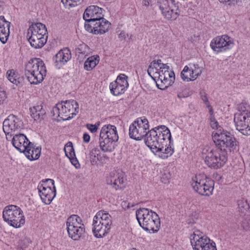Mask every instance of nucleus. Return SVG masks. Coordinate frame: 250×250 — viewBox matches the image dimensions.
<instances>
[{"instance_id":"obj_1","label":"nucleus","mask_w":250,"mask_h":250,"mask_svg":"<svg viewBox=\"0 0 250 250\" xmlns=\"http://www.w3.org/2000/svg\"><path fill=\"white\" fill-rule=\"evenodd\" d=\"M146 144L156 156L162 159L170 157L174 152L170 131L165 125H159L151 129Z\"/></svg>"},{"instance_id":"obj_2","label":"nucleus","mask_w":250,"mask_h":250,"mask_svg":"<svg viewBox=\"0 0 250 250\" xmlns=\"http://www.w3.org/2000/svg\"><path fill=\"white\" fill-rule=\"evenodd\" d=\"M148 75L155 81L158 88L163 90L167 88L174 80V74L169 71V67L161 60L152 61L148 69Z\"/></svg>"},{"instance_id":"obj_3","label":"nucleus","mask_w":250,"mask_h":250,"mask_svg":"<svg viewBox=\"0 0 250 250\" xmlns=\"http://www.w3.org/2000/svg\"><path fill=\"white\" fill-rule=\"evenodd\" d=\"M140 226L150 233L157 232L160 228V219L154 211L147 208H140L136 211Z\"/></svg>"},{"instance_id":"obj_4","label":"nucleus","mask_w":250,"mask_h":250,"mask_svg":"<svg viewBox=\"0 0 250 250\" xmlns=\"http://www.w3.org/2000/svg\"><path fill=\"white\" fill-rule=\"evenodd\" d=\"M212 136L214 143L220 150L233 152L237 150L238 142L230 132L220 129L213 131Z\"/></svg>"},{"instance_id":"obj_5","label":"nucleus","mask_w":250,"mask_h":250,"mask_svg":"<svg viewBox=\"0 0 250 250\" xmlns=\"http://www.w3.org/2000/svg\"><path fill=\"white\" fill-rule=\"evenodd\" d=\"M25 75L32 84L42 83L46 75V68L44 62L39 58L30 60L25 66Z\"/></svg>"},{"instance_id":"obj_6","label":"nucleus","mask_w":250,"mask_h":250,"mask_svg":"<svg viewBox=\"0 0 250 250\" xmlns=\"http://www.w3.org/2000/svg\"><path fill=\"white\" fill-rule=\"evenodd\" d=\"M201 156L209 167L218 169L222 167L227 161V156L215 147L205 146L202 149Z\"/></svg>"},{"instance_id":"obj_7","label":"nucleus","mask_w":250,"mask_h":250,"mask_svg":"<svg viewBox=\"0 0 250 250\" xmlns=\"http://www.w3.org/2000/svg\"><path fill=\"white\" fill-rule=\"evenodd\" d=\"M111 215L104 210H100L93 218L92 230L96 238H102L107 234L111 227Z\"/></svg>"},{"instance_id":"obj_8","label":"nucleus","mask_w":250,"mask_h":250,"mask_svg":"<svg viewBox=\"0 0 250 250\" xmlns=\"http://www.w3.org/2000/svg\"><path fill=\"white\" fill-rule=\"evenodd\" d=\"M118 139L117 128L115 125H104L101 129L99 136L100 148L104 152L112 151L115 148V143Z\"/></svg>"},{"instance_id":"obj_9","label":"nucleus","mask_w":250,"mask_h":250,"mask_svg":"<svg viewBox=\"0 0 250 250\" xmlns=\"http://www.w3.org/2000/svg\"><path fill=\"white\" fill-rule=\"evenodd\" d=\"M234 122L236 129L244 135H250V105L241 103L235 113Z\"/></svg>"},{"instance_id":"obj_10","label":"nucleus","mask_w":250,"mask_h":250,"mask_svg":"<svg viewBox=\"0 0 250 250\" xmlns=\"http://www.w3.org/2000/svg\"><path fill=\"white\" fill-rule=\"evenodd\" d=\"M46 28L41 22L31 24L27 32L28 41L31 45L35 48L42 47L46 42L47 36Z\"/></svg>"},{"instance_id":"obj_11","label":"nucleus","mask_w":250,"mask_h":250,"mask_svg":"<svg viewBox=\"0 0 250 250\" xmlns=\"http://www.w3.org/2000/svg\"><path fill=\"white\" fill-rule=\"evenodd\" d=\"M79 104L73 100L62 101L53 108L52 113L54 118L60 117L63 120L72 118L79 112Z\"/></svg>"},{"instance_id":"obj_12","label":"nucleus","mask_w":250,"mask_h":250,"mask_svg":"<svg viewBox=\"0 0 250 250\" xmlns=\"http://www.w3.org/2000/svg\"><path fill=\"white\" fill-rule=\"evenodd\" d=\"M2 215L4 221L14 228H21L25 223L23 212L18 206L13 205L6 206Z\"/></svg>"},{"instance_id":"obj_13","label":"nucleus","mask_w":250,"mask_h":250,"mask_svg":"<svg viewBox=\"0 0 250 250\" xmlns=\"http://www.w3.org/2000/svg\"><path fill=\"white\" fill-rule=\"evenodd\" d=\"M189 238L194 250H217L215 243L199 230H194Z\"/></svg>"},{"instance_id":"obj_14","label":"nucleus","mask_w":250,"mask_h":250,"mask_svg":"<svg viewBox=\"0 0 250 250\" xmlns=\"http://www.w3.org/2000/svg\"><path fill=\"white\" fill-rule=\"evenodd\" d=\"M191 185L196 192L204 196L211 195L214 189L213 181L203 174H198L193 177Z\"/></svg>"},{"instance_id":"obj_15","label":"nucleus","mask_w":250,"mask_h":250,"mask_svg":"<svg viewBox=\"0 0 250 250\" xmlns=\"http://www.w3.org/2000/svg\"><path fill=\"white\" fill-rule=\"evenodd\" d=\"M149 125L146 118L142 117L137 118L129 126V136L135 140H141L145 136L147 138Z\"/></svg>"},{"instance_id":"obj_16","label":"nucleus","mask_w":250,"mask_h":250,"mask_svg":"<svg viewBox=\"0 0 250 250\" xmlns=\"http://www.w3.org/2000/svg\"><path fill=\"white\" fill-rule=\"evenodd\" d=\"M37 189L42 201L46 205H49L56 195L55 182L51 179L42 180Z\"/></svg>"},{"instance_id":"obj_17","label":"nucleus","mask_w":250,"mask_h":250,"mask_svg":"<svg viewBox=\"0 0 250 250\" xmlns=\"http://www.w3.org/2000/svg\"><path fill=\"white\" fill-rule=\"evenodd\" d=\"M157 5L161 15L167 21H174L179 16V9L174 0H158Z\"/></svg>"},{"instance_id":"obj_18","label":"nucleus","mask_w":250,"mask_h":250,"mask_svg":"<svg viewBox=\"0 0 250 250\" xmlns=\"http://www.w3.org/2000/svg\"><path fill=\"white\" fill-rule=\"evenodd\" d=\"M67 231L69 237L74 240H79L85 231L82 218L77 215H72L66 221Z\"/></svg>"},{"instance_id":"obj_19","label":"nucleus","mask_w":250,"mask_h":250,"mask_svg":"<svg viewBox=\"0 0 250 250\" xmlns=\"http://www.w3.org/2000/svg\"><path fill=\"white\" fill-rule=\"evenodd\" d=\"M234 44V39L225 34L212 39L210 42V47L216 54H218L231 50Z\"/></svg>"},{"instance_id":"obj_20","label":"nucleus","mask_w":250,"mask_h":250,"mask_svg":"<svg viewBox=\"0 0 250 250\" xmlns=\"http://www.w3.org/2000/svg\"><path fill=\"white\" fill-rule=\"evenodd\" d=\"M128 86V77L125 74L121 73L115 81L110 83L109 88L111 94L119 96L124 94Z\"/></svg>"},{"instance_id":"obj_21","label":"nucleus","mask_w":250,"mask_h":250,"mask_svg":"<svg viewBox=\"0 0 250 250\" xmlns=\"http://www.w3.org/2000/svg\"><path fill=\"white\" fill-rule=\"evenodd\" d=\"M202 71V67L198 64L190 63L184 67L181 72V78L186 82L194 81L201 76Z\"/></svg>"},{"instance_id":"obj_22","label":"nucleus","mask_w":250,"mask_h":250,"mask_svg":"<svg viewBox=\"0 0 250 250\" xmlns=\"http://www.w3.org/2000/svg\"><path fill=\"white\" fill-rule=\"evenodd\" d=\"M125 173L122 171H113L107 177L106 182L107 185L118 190L123 188L125 182Z\"/></svg>"},{"instance_id":"obj_23","label":"nucleus","mask_w":250,"mask_h":250,"mask_svg":"<svg viewBox=\"0 0 250 250\" xmlns=\"http://www.w3.org/2000/svg\"><path fill=\"white\" fill-rule=\"evenodd\" d=\"M21 121L15 116L9 115L3 123V130L4 132L7 139V135L12 136V133L19 130L21 127Z\"/></svg>"},{"instance_id":"obj_24","label":"nucleus","mask_w":250,"mask_h":250,"mask_svg":"<svg viewBox=\"0 0 250 250\" xmlns=\"http://www.w3.org/2000/svg\"><path fill=\"white\" fill-rule=\"evenodd\" d=\"M103 17V10L101 8L96 5H90L85 10L83 18L85 21H94Z\"/></svg>"},{"instance_id":"obj_25","label":"nucleus","mask_w":250,"mask_h":250,"mask_svg":"<svg viewBox=\"0 0 250 250\" xmlns=\"http://www.w3.org/2000/svg\"><path fill=\"white\" fill-rule=\"evenodd\" d=\"M71 59V54L67 48L60 50L53 58L55 66L60 69Z\"/></svg>"},{"instance_id":"obj_26","label":"nucleus","mask_w":250,"mask_h":250,"mask_svg":"<svg viewBox=\"0 0 250 250\" xmlns=\"http://www.w3.org/2000/svg\"><path fill=\"white\" fill-rule=\"evenodd\" d=\"M12 143L13 146L21 152L25 151L26 148L31 144L26 137L22 134L15 135L12 138Z\"/></svg>"},{"instance_id":"obj_27","label":"nucleus","mask_w":250,"mask_h":250,"mask_svg":"<svg viewBox=\"0 0 250 250\" xmlns=\"http://www.w3.org/2000/svg\"><path fill=\"white\" fill-rule=\"evenodd\" d=\"M10 24L4 16H0V41L3 43H6L9 38Z\"/></svg>"},{"instance_id":"obj_28","label":"nucleus","mask_w":250,"mask_h":250,"mask_svg":"<svg viewBox=\"0 0 250 250\" xmlns=\"http://www.w3.org/2000/svg\"><path fill=\"white\" fill-rule=\"evenodd\" d=\"M94 34H103L107 32L110 28V23L102 17L95 21Z\"/></svg>"},{"instance_id":"obj_29","label":"nucleus","mask_w":250,"mask_h":250,"mask_svg":"<svg viewBox=\"0 0 250 250\" xmlns=\"http://www.w3.org/2000/svg\"><path fill=\"white\" fill-rule=\"evenodd\" d=\"M6 78L12 83L16 86L21 85L23 82V77L14 69L8 70L6 72Z\"/></svg>"},{"instance_id":"obj_30","label":"nucleus","mask_w":250,"mask_h":250,"mask_svg":"<svg viewBox=\"0 0 250 250\" xmlns=\"http://www.w3.org/2000/svg\"><path fill=\"white\" fill-rule=\"evenodd\" d=\"M41 148L39 146L35 147L33 145H30L26 148V150L23 152L26 157L30 160H35L38 159L41 154Z\"/></svg>"},{"instance_id":"obj_31","label":"nucleus","mask_w":250,"mask_h":250,"mask_svg":"<svg viewBox=\"0 0 250 250\" xmlns=\"http://www.w3.org/2000/svg\"><path fill=\"white\" fill-rule=\"evenodd\" d=\"M29 110L32 118L35 121L42 119L45 114V110L41 104L33 106Z\"/></svg>"},{"instance_id":"obj_32","label":"nucleus","mask_w":250,"mask_h":250,"mask_svg":"<svg viewBox=\"0 0 250 250\" xmlns=\"http://www.w3.org/2000/svg\"><path fill=\"white\" fill-rule=\"evenodd\" d=\"M106 158L104 154H101L97 149H93L90 153V160L93 165H96L98 161L104 163Z\"/></svg>"},{"instance_id":"obj_33","label":"nucleus","mask_w":250,"mask_h":250,"mask_svg":"<svg viewBox=\"0 0 250 250\" xmlns=\"http://www.w3.org/2000/svg\"><path fill=\"white\" fill-rule=\"evenodd\" d=\"M100 61L98 55H94L88 58L84 64V68L87 71H90L94 68Z\"/></svg>"},{"instance_id":"obj_34","label":"nucleus","mask_w":250,"mask_h":250,"mask_svg":"<svg viewBox=\"0 0 250 250\" xmlns=\"http://www.w3.org/2000/svg\"><path fill=\"white\" fill-rule=\"evenodd\" d=\"M76 52L79 55L86 56L90 53V49L86 44L82 43L76 48Z\"/></svg>"},{"instance_id":"obj_35","label":"nucleus","mask_w":250,"mask_h":250,"mask_svg":"<svg viewBox=\"0 0 250 250\" xmlns=\"http://www.w3.org/2000/svg\"><path fill=\"white\" fill-rule=\"evenodd\" d=\"M64 150L65 155L69 158L72 159L75 156L74 149L73 147L72 143L70 142H68L64 146Z\"/></svg>"},{"instance_id":"obj_36","label":"nucleus","mask_w":250,"mask_h":250,"mask_svg":"<svg viewBox=\"0 0 250 250\" xmlns=\"http://www.w3.org/2000/svg\"><path fill=\"white\" fill-rule=\"evenodd\" d=\"M84 0H62V2L66 8L75 7L82 4Z\"/></svg>"},{"instance_id":"obj_37","label":"nucleus","mask_w":250,"mask_h":250,"mask_svg":"<svg viewBox=\"0 0 250 250\" xmlns=\"http://www.w3.org/2000/svg\"><path fill=\"white\" fill-rule=\"evenodd\" d=\"M238 207L239 211L245 212L249 208V205L247 201L245 199H241L238 201Z\"/></svg>"},{"instance_id":"obj_38","label":"nucleus","mask_w":250,"mask_h":250,"mask_svg":"<svg viewBox=\"0 0 250 250\" xmlns=\"http://www.w3.org/2000/svg\"><path fill=\"white\" fill-rule=\"evenodd\" d=\"M95 21H85V23L84 24V28L86 31L89 32V33H92L94 34V31H95Z\"/></svg>"},{"instance_id":"obj_39","label":"nucleus","mask_w":250,"mask_h":250,"mask_svg":"<svg viewBox=\"0 0 250 250\" xmlns=\"http://www.w3.org/2000/svg\"><path fill=\"white\" fill-rule=\"evenodd\" d=\"M99 125V123L96 124L95 125L87 124L86 125V127L91 133H95L97 132Z\"/></svg>"},{"instance_id":"obj_40","label":"nucleus","mask_w":250,"mask_h":250,"mask_svg":"<svg viewBox=\"0 0 250 250\" xmlns=\"http://www.w3.org/2000/svg\"><path fill=\"white\" fill-rule=\"evenodd\" d=\"M221 3L223 4H228L230 6H235L239 1L240 0H218Z\"/></svg>"},{"instance_id":"obj_41","label":"nucleus","mask_w":250,"mask_h":250,"mask_svg":"<svg viewBox=\"0 0 250 250\" xmlns=\"http://www.w3.org/2000/svg\"><path fill=\"white\" fill-rule=\"evenodd\" d=\"M210 124L213 129H216L217 130L219 129H218L220 127L219 124L214 117L210 118Z\"/></svg>"},{"instance_id":"obj_42","label":"nucleus","mask_w":250,"mask_h":250,"mask_svg":"<svg viewBox=\"0 0 250 250\" xmlns=\"http://www.w3.org/2000/svg\"><path fill=\"white\" fill-rule=\"evenodd\" d=\"M170 179V175L169 172L167 171L163 175H162L161 177V181L163 183L165 184L168 183L169 182V179Z\"/></svg>"},{"instance_id":"obj_43","label":"nucleus","mask_w":250,"mask_h":250,"mask_svg":"<svg viewBox=\"0 0 250 250\" xmlns=\"http://www.w3.org/2000/svg\"><path fill=\"white\" fill-rule=\"evenodd\" d=\"M6 98V94L4 91L0 90V104H2Z\"/></svg>"},{"instance_id":"obj_44","label":"nucleus","mask_w":250,"mask_h":250,"mask_svg":"<svg viewBox=\"0 0 250 250\" xmlns=\"http://www.w3.org/2000/svg\"><path fill=\"white\" fill-rule=\"evenodd\" d=\"M155 0H143V4L146 6H152L155 3Z\"/></svg>"},{"instance_id":"obj_45","label":"nucleus","mask_w":250,"mask_h":250,"mask_svg":"<svg viewBox=\"0 0 250 250\" xmlns=\"http://www.w3.org/2000/svg\"><path fill=\"white\" fill-rule=\"evenodd\" d=\"M83 142H84L86 143H88L90 141V136L87 133L85 132L83 134Z\"/></svg>"},{"instance_id":"obj_46","label":"nucleus","mask_w":250,"mask_h":250,"mask_svg":"<svg viewBox=\"0 0 250 250\" xmlns=\"http://www.w3.org/2000/svg\"><path fill=\"white\" fill-rule=\"evenodd\" d=\"M201 97H202V100L204 102V103L206 104V106H208L209 103L208 101V98L207 95H202Z\"/></svg>"},{"instance_id":"obj_47","label":"nucleus","mask_w":250,"mask_h":250,"mask_svg":"<svg viewBox=\"0 0 250 250\" xmlns=\"http://www.w3.org/2000/svg\"><path fill=\"white\" fill-rule=\"evenodd\" d=\"M69 160H70L71 163L75 166L76 167H77V164L78 163V162L76 159V158L75 157V156L74 157H72V159H69Z\"/></svg>"},{"instance_id":"obj_48","label":"nucleus","mask_w":250,"mask_h":250,"mask_svg":"<svg viewBox=\"0 0 250 250\" xmlns=\"http://www.w3.org/2000/svg\"><path fill=\"white\" fill-rule=\"evenodd\" d=\"M207 107L209 109V114H210V117H214L213 116V109L211 107V106L210 105V104H209V106H207Z\"/></svg>"},{"instance_id":"obj_49","label":"nucleus","mask_w":250,"mask_h":250,"mask_svg":"<svg viewBox=\"0 0 250 250\" xmlns=\"http://www.w3.org/2000/svg\"><path fill=\"white\" fill-rule=\"evenodd\" d=\"M177 97L180 98V99H182V98H184L185 97V96H184L181 93H179L177 95Z\"/></svg>"},{"instance_id":"obj_50","label":"nucleus","mask_w":250,"mask_h":250,"mask_svg":"<svg viewBox=\"0 0 250 250\" xmlns=\"http://www.w3.org/2000/svg\"><path fill=\"white\" fill-rule=\"evenodd\" d=\"M26 241L27 242H29V240H28V239L26 240Z\"/></svg>"}]
</instances>
